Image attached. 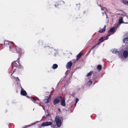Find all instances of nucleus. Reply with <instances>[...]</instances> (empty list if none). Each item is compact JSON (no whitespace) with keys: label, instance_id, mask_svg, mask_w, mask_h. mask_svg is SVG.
Segmentation results:
<instances>
[{"label":"nucleus","instance_id":"f257e3e1","mask_svg":"<svg viewBox=\"0 0 128 128\" xmlns=\"http://www.w3.org/2000/svg\"><path fill=\"white\" fill-rule=\"evenodd\" d=\"M14 67L19 68H22V66L20 64L18 61L16 60L13 62L12 63V70H14L12 73V76H12V74L16 70V68H14Z\"/></svg>","mask_w":128,"mask_h":128},{"label":"nucleus","instance_id":"f03ea898","mask_svg":"<svg viewBox=\"0 0 128 128\" xmlns=\"http://www.w3.org/2000/svg\"><path fill=\"white\" fill-rule=\"evenodd\" d=\"M10 49L13 52H16L18 53H20L21 50L20 48L17 47L16 48L13 47L12 49L11 48V46H10Z\"/></svg>","mask_w":128,"mask_h":128},{"label":"nucleus","instance_id":"7ed1b4c3","mask_svg":"<svg viewBox=\"0 0 128 128\" xmlns=\"http://www.w3.org/2000/svg\"><path fill=\"white\" fill-rule=\"evenodd\" d=\"M119 57L120 58H126L128 56V51L126 50H124L122 54H119Z\"/></svg>","mask_w":128,"mask_h":128},{"label":"nucleus","instance_id":"20e7f679","mask_svg":"<svg viewBox=\"0 0 128 128\" xmlns=\"http://www.w3.org/2000/svg\"><path fill=\"white\" fill-rule=\"evenodd\" d=\"M61 98L62 96H59L57 97L56 98L54 101V104L55 105L58 103L60 102Z\"/></svg>","mask_w":128,"mask_h":128},{"label":"nucleus","instance_id":"39448f33","mask_svg":"<svg viewBox=\"0 0 128 128\" xmlns=\"http://www.w3.org/2000/svg\"><path fill=\"white\" fill-rule=\"evenodd\" d=\"M56 123L58 127H60L62 125L61 120L59 118L56 117L55 118Z\"/></svg>","mask_w":128,"mask_h":128},{"label":"nucleus","instance_id":"423d86ee","mask_svg":"<svg viewBox=\"0 0 128 128\" xmlns=\"http://www.w3.org/2000/svg\"><path fill=\"white\" fill-rule=\"evenodd\" d=\"M47 49L48 50V51H50L51 50L52 52H48L49 54H50V53L52 52H56V50L55 49H54L52 48H50L49 46L46 47Z\"/></svg>","mask_w":128,"mask_h":128},{"label":"nucleus","instance_id":"0eeeda50","mask_svg":"<svg viewBox=\"0 0 128 128\" xmlns=\"http://www.w3.org/2000/svg\"><path fill=\"white\" fill-rule=\"evenodd\" d=\"M116 29L114 27H112L110 28V30L108 31V33H110L113 34L116 31Z\"/></svg>","mask_w":128,"mask_h":128},{"label":"nucleus","instance_id":"6e6552de","mask_svg":"<svg viewBox=\"0 0 128 128\" xmlns=\"http://www.w3.org/2000/svg\"><path fill=\"white\" fill-rule=\"evenodd\" d=\"M72 65V62L71 61L68 62L66 65V68L67 69H68L70 68L71 66Z\"/></svg>","mask_w":128,"mask_h":128},{"label":"nucleus","instance_id":"1a4fd4ad","mask_svg":"<svg viewBox=\"0 0 128 128\" xmlns=\"http://www.w3.org/2000/svg\"><path fill=\"white\" fill-rule=\"evenodd\" d=\"M61 104L62 106H66V103L65 99L64 97L61 98Z\"/></svg>","mask_w":128,"mask_h":128},{"label":"nucleus","instance_id":"9d476101","mask_svg":"<svg viewBox=\"0 0 128 128\" xmlns=\"http://www.w3.org/2000/svg\"><path fill=\"white\" fill-rule=\"evenodd\" d=\"M20 86L21 88L20 93L23 96H26L27 94L26 92L23 90V89L22 88L21 86L20 85Z\"/></svg>","mask_w":128,"mask_h":128},{"label":"nucleus","instance_id":"9b49d317","mask_svg":"<svg viewBox=\"0 0 128 128\" xmlns=\"http://www.w3.org/2000/svg\"><path fill=\"white\" fill-rule=\"evenodd\" d=\"M38 45L42 46V48H45L46 47L45 44L41 40L39 41L38 42Z\"/></svg>","mask_w":128,"mask_h":128},{"label":"nucleus","instance_id":"f8f14e48","mask_svg":"<svg viewBox=\"0 0 128 128\" xmlns=\"http://www.w3.org/2000/svg\"><path fill=\"white\" fill-rule=\"evenodd\" d=\"M52 123L51 122H43L44 126H51Z\"/></svg>","mask_w":128,"mask_h":128},{"label":"nucleus","instance_id":"ddd939ff","mask_svg":"<svg viewBox=\"0 0 128 128\" xmlns=\"http://www.w3.org/2000/svg\"><path fill=\"white\" fill-rule=\"evenodd\" d=\"M40 122V121H36V122H34V123H31V124H29L28 125H27V126H25L23 127V128H28L30 127L31 126H32L33 125H34L36 124V123L39 122Z\"/></svg>","mask_w":128,"mask_h":128},{"label":"nucleus","instance_id":"4468645a","mask_svg":"<svg viewBox=\"0 0 128 128\" xmlns=\"http://www.w3.org/2000/svg\"><path fill=\"white\" fill-rule=\"evenodd\" d=\"M50 100V97L49 96L46 97L45 98L44 100V102L45 103H48L49 102Z\"/></svg>","mask_w":128,"mask_h":128},{"label":"nucleus","instance_id":"2eb2a0df","mask_svg":"<svg viewBox=\"0 0 128 128\" xmlns=\"http://www.w3.org/2000/svg\"><path fill=\"white\" fill-rule=\"evenodd\" d=\"M101 9L102 10H104V12L106 16V18H108L107 15L106 14L105 11L106 10V11H109V9L108 10L106 8L104 7L102 8H101Z\"/></svg>","mask_w":128,"mask_h":128},{"label":"nucleus","instance_id":"dca6fc26","mask_svg":"<svg viewBox=\"0 0 128 128\" xmlns=\"http://www.w3.org/2000/svg\"><path fill=\"white\" fill-rule=\"evenodd\" d=\"M106 25H104L103 28L101 29L99 32L100 33L103 32H104L106 30Z\"/></svg>","mask_w":128,"mask_h":128},{"label":"nucleus","instance_id":"f3484780","mask_svg":"<svg viewBox=\"0 0 128 128\" xmlns=\"http://www.w3.org/2000/svg\"><path fill=\"white\" fill-rule=\"evenodd\" d=\"M31 100L34 103H36L37 104H38V102H36V101L37 99L38 100H39L38 98H37V99H36L34 97H31Z\"/></svg>","mask_w":128,"mask_h":128},{"label":"nucleus","instance_id":"a211bd4d","mask_svg":"<svg viewBox=\"0 0 128 128\" xmlns=\"http://www.w3.org/2000/svg\"><path fill=\"white\" fill-rule=\"evenodd\" d=\"M104 38L103 37H101L100 39H99V40L100 41L97 44L98 45L100 44L103 42L105 40H104Z\"/></svg>","mask_w":128,"mask_h":128},{"label":"nucleus","instance_id":"6ab92c4d","mask_svg":"<svg viewBox=\"0 0 128 128\" xmlns=\"http://www.w3.org/2000/svg\"><path fill=\"white\" fill-rule=\"evenodd\" d=\"M123 42L125 44L128 43V37L124 38L123 40Z\"/></svg>","mask_w":128,"mask_h":128},{"label":"nucleus","instance_id":"aec40b11","mask_svg":"<svg viewBox=\"0 0 128 128\" xmlns=\"http://www.w3.org/2000/svg\"><path fill=\"white\" fill-rule=\"evenodd\" d=\"M111 51H112V52L113 53L116 54L118 52V51L117 50L115 49L111 50Z\"/></svg>","mask_w":128,"mask_h":128},{"label":"nucleus","instance_id":"412c9836","mask_svg":"<svg viewBox=\"0 0 128 128\" xmlns=\"http://www.w3.org/2000/svg\"><path fill=\"white\" fill-rule=\"evenodd\" d=\"M93 72V71L91 70L88 73H87V74L86 75V76L88 77L91 76Z\"/></svg>","mask_w":128,"mask_h":128},{"label":"nucleus","instance_id":"4be33fe9","mask_svg":"<svg viewBox=\"0 0 128 128\" xmlns=\"http://www.w3.org/2000/svg\"><path fill=\"white\" fill-rule=\"evenodd\" d=\"M123 21V18H121L119 19V24H121L122 23H124Z\"/></svg>","mask_w":128,"mask_h":128},{"label":"nucleus","instance_id":"5701e85b","mask_svg":"<svg viewBox=\"0 0 128 128\" xmlns=\"http://www.w3.org/2000/svg\"><path fill=\"white\" fill-rule=\"evenodd\" d=\"M58 67V65L56 64H53L52 68L54 69H55L56 68Z\"/></svg>","mask_w":128,"mask_h":128},{"label":"nucleus","instance_id":"b1692460","mask_svg":"<svg viewBox=\"0 0 128 128\" xmlns=\"http://www.w3.org/2000/svg\"><path fill=\"white\" fill-rule=\"evenodd\" d=\"M92 84V82L91 80H89L86 83V84L87 86H89L90 85Z\"/></svg>","mask_w":128,"mask_h":128},{"label":"nucleus","instance_id":"393cba45","mask_svg":"<svg viewBox=\"0 0 128 128\" xmlns=\"http://www.w3.org/2000/svg\"><path fill=\"white\" fill-rule=\"evenodd\" d=\"M82 54L79 53L78 55L76 57V60H77L79 59L81 56Z\"/></svg>","mask_w":128,"mask_h":128},{"label":"nucleus","instance_id":"a878e982","mask_svg":"<svg viewBox=\"0 0 128 128\" xmlns=\"http://www.w3.org/2000/svg\"><path fill=\"white\" fill-rule=\"evenodd\" d=\"M97 68L99 70H102V66L100 65H98L97 66Z\"/></svg>","mask_w":128,"mask_h":128},{"label":"nucleus","instance_id":"bb28decb","mask_svg":"<svg viewBox=\"0 0 128 128\" xmlns=\"http://www.w3.org/2000/svg\"><path fill=\"white\" fill-rule=\"evenodd\" d=\"M123 3L124 4L128 6V1L126 0H123Z\"/></svg>","mask_w":128,"mask_h":128},{"label":"nucleus","instance_id":"cd10ccee","mask_svg":"<svg viewBox=\"0 0 128 128\" xmlns=\"http://www.w3.org/2000/svg\"><path fill=\"white\" fill-rule=\"evenodd\" d=\"M10 42L8 40H5L4 42V44H9L10 43Z\"/></svg>","mask_w":128,"mask_h":128},{"label":"nucleus","instance_id":"c85d7f7f","mask_svg":"<svg viewBox=\"0 0 128 128\" xmlns=\"http://www.w3.org/2000/svg\"><path fill=\"white\" fill-rule=\"evenodd\" d=\"M38 127L39 128H41L42 126H44L43 123H42L41 124H39L38 126Z\"/></svg>","mask_w":128,"mask_h":128},{"label":"nucleus","instance_id":"c756f323","mask_svg":"<svg viewBox=\"0 0 128 128\" xmlns=\"http://www.w3.org/2000/svg\"><path fill=\"white\" fill-rule=\"evenodd\" d=\"M98 45L97 44H96L95 46H92V48H91V49L90 50H92L94 48H95L97 46H98Z\"/></svg>","mask_w":128,"mask_h":128},{"label":"nucleus","instance_id":"7c9ffc66","mask_svg":"<svg viewBox=\"0 0 128 128\" xmlns=\"http://www.w3.org/2000/svg\"><path fill=\"white\" fill-rule=\"evenodd\" d=\"M112 34H111L110 33H108V34H107V35L106 36L107 37H108V36H110V35H112Z\"/></svg>","mask_w":128,"mask_h":128},{"label":"nucleus","instance_id":"2f4dec72","mask_svg":"<svg viewBox=\"0 0 128 128\" xmlns=\"http://www.w3.org/2000/svg\"><path fill=\"white\" fill-rule=\"evenodd\" d=\"M112 34H111L110 33H108V34H107V35L106 36L107 37H108V36H110V35H112Z\"/></svg>","mask_w":128,"mask_h":128},{"label":"nucleus","instance_id":"473e14b6","mask_svg":"<svg viewBox=\"0 0 128 128\" xmlns=\"http://www.w3.org/2000/svg\"><path fill=\"white\" fill-rule=\"evenodd\" d=\"M79 100L78 98H76V103H77L79 101Z\"/></svg>","mask_w":128,"mask_h":128},{"label":"nucleus","instance_id":"72a5a7b5","mask_svg":"<svg viewBox=\"0 0 128 128\" xmlns=\"http://www.w3.org/2000/svg\"><path fill=\"white\" fill-rule=\"evenodd\" d=\"M120 25V24H117V26H115V28H115L116 30V29L118 27V26H119Z\"/></svg>","mask_w":128,"mask_h":128},{"label":"nucleus","instance_id":"f704fd0d","mask_svg":"<svg viewBox=\"0 0 128 128\" xmlns=\"http://www.w3.org/2000/svg\"><path fill=\"white\" fill-rule=\"evenodd\" d=\"M104 40H107L108 38V37H107V36H106L104 37Z\"/></svg>","mask_w":128,"mask_h":128},{"label":"nucleus","instance_id":"c9c22d12","mask_svg":"<svg viewBox=\"0 0 128 128\" xmlns=\"http://www.w3.org/2000/svg\"><path fill=\"white\" fill-rule=\"evenodd\" d=\"M16 78H17V79L16 80V81H18V82H20V80L18 78V77H16Z\"/></svg>","mask_w":128,"mask_h":128},{"label":"nucleus","instance_id":"e433bc0d","mask_svg":"<svg viewBox=\"0 0 128 128\" xmlns=\"http://www.w3.org/2000/svg\"><path fill=\"white\" fill-rule=\"evenodd\" d=\"M126 50L128 51V45H127L126 47Z\"/></svg>","mask_w":128,"mask_h":128},{"label":"nucleus","instance_id":"4c0bfd02","mask_svg":"<svg viewBox=\"0 0 128 128\" xmlns=\"http://www.w3.org/2000/svg\"><path fill=\"white\" fill-rule=\"evenodd\" d=\"M55 6L56 7H57L58 6V4H55Z\"/></svg>","mask_w":128,"mask_h":128},{"label":"nucleus","instance_id":"58836bf2","mask_svg":"<svg viewBox=\"0 0 128 128\" xmlns=\"http://www.w3.org/2000/svg\"><path fill=\"white\" fill-rule=\"evenodd\" d=\"M91 51V50H90L88 52V54H89L90 53V51Z\"/></svg>","mask_w":128,"mask_h":128},{"label":"nucleus","instance_id":"ea45409f","mask_svg":"<svg viewBox=\"0 0 128 128\" xmlns=\"http://www.w3.org/2000/svg\"><path fill=\"white\" fill-rule=\"evenodd\" d=\"M49 115V114H48L46 115V117H48V116Z\"/></svg>","mask_w":128,"mask_h":128},{"label":"nucleus","instance_id":"a19ab883","mask_svg":"<svg viewBox=\"0 0 128 128\" xmlns=\"http://www.w3.org/2000/svg\"><path fill=\"white\" fill-rule=\"evenodd\" d=\"M125 16L127 18H128V15H125Z\"/></svg>","mask_w":128,"mask_h":128},{"label":"nucleus","instance_id":"79ce46f5","mask_svg":"<svg viewBox=\"0 0 128 128\" xmlns=\"http://www.w3.org/2000/svg\"><path fill=\"white\" fill-rule=\"evenodd\" d=\"M102 15H103V16H104V13L105 14V13H104V12H102Z\"/></svg>","mask_w":128,"mask_h":128},{"label":"nucleus","instance_id":"37998d69","mask_svg":"<svg viewBox=\"0 0 128 128\" xmlns=\"http://www.w3.org/2000/svg\"><path fill=\"white\" fill-rule=\"evenodd\" d=\"M76 104H77V103H76V102H75V106H76Z\"/></svg>","mask_w":128,"mask_h":128},{"label":"nucleus","instance_id":"c03bdc74","mask_svg":"<svg viewBox=\"0 0 128 128\" xmlns=\"http://www.w3.org/2000/svg\"><path fill=\"white\" fill-rule=\"evenodd\" d=\"M62 2L64 4V1H62Z\"/></svg>","mask_w":128,"mask_h":128},{"label":"nucleus","instance_id":"a18cd8bd","mask_svg":"<svg viewBox=\"0 0 128 128\" xmlns=\"http://www.w3.org/2000/svg\"><path fill=\"white\" fill-rule=\"evenodd\" d=\"M20 59V58H18V60H19Z\"/></svg>","mask_w":128,"mask_h":128},{"label":"nucleus","instance_id":"49530a36","mask_svg":"<svg viewBox=\"0 0 128 128\" xmlns=\"http://www.w3.org/2000/svg\"><path fill=\"white\" fill-rule=\"evenodd\" d=\"M11 42V43H12H12H13V42Z\"/></svg>","mask_w":128,"mask_h":128},{"label":"nucleus","instance_id":"de8ad7c7","mask_svg":"<svg viewBox=\"0 0 128 128\" xmlns=\"http://www.w3.org/2000/svg\"><path fill=\"white\" fill-rule=\"evenodd\" d=\"M41 120H41L40 121V122H40Z\"/></svg>","mask_w":128,"mask_h":128},{"label":"nucleus","instance_id":"09e8293b","mask_svg":"<svg viewBox=\"0 0 128 128\" xmlns=\"http://www.w3.org/2000/svg\"><path fill=\"white\" fill-rule=\"evenodd\" d=\"M98 47V46H97L96 47V48Z\"/></svg>","mask_w":128,"mask_h":128},{"label":"nucleus","instance_id":"8fccbe9b","mask_svg":"<svg viewBox=\"0 0 128 128\" xmlns=\"http://www.w3.org/2000/svg\"><path fill=\"white\" fill-rule=\"evenodd\" d=\"M60 110V109H59V110Z\"/></svg>","mask_w":128,"mask_h":128},{"label":"nucleus","instance_id":"3c124183","mask_svg":"<svg viewBox=\"0 0 128 128\" xmlns=\"http://www.w3.org/2000/svg\"><path fill=\"white\" fill-rule=\"evenodd\" d=\"M60 110V109H59V110Z\"/></svg>","mask_w":128,"mask_h":128},{"label":"nucleus","instance_id":"603ef678","mask_svg":"<svg viewBox=\"0 0 128 128\" xmlns=\"http://www.w3.org/2000/svg\"><path fill=\"white\" fill-rule=\"evenodd\" d=\"M34 108L33 110H34Z\"/></svg>","mask_w":128,"mask_h":128}]
</instances>
